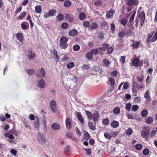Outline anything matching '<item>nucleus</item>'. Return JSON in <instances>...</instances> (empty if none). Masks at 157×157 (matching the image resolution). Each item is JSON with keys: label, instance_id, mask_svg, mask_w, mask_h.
<instances>
[{"label": "nucleus", "instance_id": "e433bc0d", "mask_svg": "<svg viewBox=\"0 0 157 157\" xmlns=\"http://www.w3.org/2000/svg\"><path fill=\"white\" fill-rule=\"evenodd\" d=\"M88 125L90 128L93 131L96 129L95 126L93 124L92 122H89Z\"/></svg>", "mask_w": 157, "mask_h": 157}, {"label": "nucleus", "instance_id": "8fccbe9b", "mask_svg": "<svg viewBox=\"0 0 157 157\" xmlns=\"http://www.w3.org/2000/svg\"><path fill=\"white\" fill-rule=\"evenodd\" d=\"M131 106L132 105L130 103H127L126 104L125 106V109L127 111L129 112L130 110V109L131 108Z\"/></svg>", "mask_w": 157, "mask_h": 157}, {"label": "nucleus", "instance_id": "f257e3e1", "mask_svg": "<svg viewBox=\"0 0 157 157\" xmlns=\"http://www.w3.org/2000/svg\"><path fill=\"white\" fill-rule=\"evenodd\" d=\"M59 47L62 49H66L68 46L67 43L68 41V39L65 36L62 37L60 39Z\"/></svg>", "mask_w": 157, "mask_h": 157}, {"label": "nucleus", "instance_id": "680f3d73", "mask_svg": "<svg viewBox=\"0 0 157 157\" xmlns=\"http://www.w3.org/2000/svg\"><path fill=\"white\" fill-rule=\"evenodd\" d=\"M115 25L114 23L111 24L110 25V29L112 31V33H115Z\"/></svg>", "mask_w": 157, "mask_h": 157}, {"label": "nucleus", "instance_id": "473e14b6", "mask_svg": "<svg viewBox=\"0 0 157 157\" xmlns=\"http://www.w3.org/2000/svg\"><path fill=\"white\" fill-rule=\"evenodd\" d=\"M144 78V76L142 74L140 75H138L136 77L138 81L140 82H142L143 81Z\"/></svg>", "mask_w": 157, "mask_h": 157}, {"label": "nucleus", "instance_id": "69168bd1", "mask_svg": "<svg viewBox=\"0 0 157 157\" xmlns=\"http://www.w3.org/2000/svg\"><path fill=\"white\" fill-rule=\"evenodd\" d=\"M104 135L105 137L107 139H110L111 137L110 134L107 132H105Z\"/></svg>", "mask_w": 157, "mask_h": 157}, {"label": "nucleus", "instance_id": "f8f14e48", "mask_svg": "<svg viewBox=\"0 0 157 157\" xmlns=\"http://www.w3.org/2000/svg\"><path fill=\"white\" fill-rule=\"evenodd\" d=\"M78 32L75 29H72L69 30L68 33L69 35L75 36L78 34Z\"/></svg>", "mask_w": 157, "mask_h": 157}, {"label": "nucleus", "instance_id": "4be33fe9", "mask_svg": "<svg viewBox=\"0 0 157 157\" xmlns=\"http://www.w3.org/2000/svg\"><path fill=\"white\" fill-rule=\"evenodd\" d=\"M119 125V122L114 120H113L111 123V126L114 128L117 127Z\"/></svg>", "mask_w": 157, "mask_h": 157}, {"label": "nucleus", "instance_id": "13d9d810", "mask_svg": "<svg viewBox=\"0 0 157 157\" xmlns=\"http://www.w3.org/2000/svg\"><path fill=\"white\" fill-rule=\"evenodd\" d=\"M80 46L78 44H75L73 46V49L74 51H78L80 49Z\"/></svg>", "mask_w": 157, "mask_h": 157}, {"label": "nucleus", "instance_id": "72a5a7b5", "mask_svg": "<svg viewBox=\"0 0 157 157\" xmlns=\"http://www.w3.org/2000/svg\"><path fill=\"white\" fill-rule=\"evenodd\" d=\"M64 6L66 7L69 8L71 5V2L69 0H67L64 2Z\"/></svg>", "mask_w": 157, "mask_h": 157}, {"label": "nucleus", "instance_id": "b1692460", "mask_svg": "<svg viewBox=\"0 0 157 157\" xmlns=\"http://www.w3.org/2000/svg\"><path fill=\"white\" fill-rule=\"evenodd\" d=\"M77 117L79 121L82 124H83L84 122V119L81 115V113L78 112L77 113Z\"/></svg>", "mask_w": 157, "mask_h": 157}, {"label": "nucleus", "instance_id": "49530a36", "mask_svg": "<svg viewBox=\"0 0 157 157\" xmlns=\"http://www.w3.org/2000/svg\"><path fill=\"white\" fill-rule=\"evenodd\" d=\"M70 59V57L68 55H64L62 58L61 60L63 62H66Z\"/></svg>", "mask_w": 157, "mask_h": 157}, {"label": "nucleus", "instance_id": "cd10ccee", "mask_svg": "<svg viewBox=\"0 0 157 157\" xmlns=\"http://www.w3.org/2000/svg\"><path fill=\"white\" fill-rule=\"evenodd\" d=\"M42 10L40 6L37 5L35 7V12L38 13H40L41 11Z\"/></svg>", "mask_w": 157, "mask_h": 157}, {"label": "nucleus", "instance_id": "f704fd0d", "mask_svg": "<svg viewBox=\"0 0 157 157\" xmlns=\"http://www.w3.org/2000/svg\"><path fill=\"white\" fill-rule=\"evenodd\" d=\"M57 20L60 21L64 19V16L63 14L59 13L57 17Z\"/></svg>", "mask_w": 157, "mask_h": 157}, {"label": "nucleus", "instance_id": "c03bdc74", "mask_svg": "<svg viewBox=\"0 0 157 157\" xmlns=\"http://www.w3.org/2000/svg\"><path fill=\"white\" fill-rule=\"evenodd\" d=\"M75 66V64L73 62H70L67 65V67L68 68L71 69Z\"/></svg>", "mask_w": 157, "mask_h": 157}, {"label": "nucleus", "instance_id": "052dcab7", "mask_svg": "<svg viewBox=\"0 0 157 157\" xmlns=\"http://www.w3.org/2000/svg\"><path fill=\"white\" fill-rule=\"evenodd\" d=\"M145 13L144 11L140 12L139 13V16L141 17V18H145Z\"/></svg>", "mask_w": 157, "mask_h": 157}, {"label": "nucleus", "instance_id": "c756f323", "mask_svg": "<svg viewBox=\"0 0 157 157\" xmlns=\"http://www.w3.org/2000/svg\"><path fill=\"white\" fill-rule=\"evenodd\" d=\"M86 17V14L83 12L81 13L79 15V18L81 20H84Z\"/></svg>", "mask_w": 157, "mask_h": 157}, {"label": "nucleus", "instance_id": "58836bf2", "mask_svg": "<svg viewBox=\"0 0 157 157\" xmlns=\"http://www.w3.org/2000/svg\"><path fill=\"white\" fill-rule=\"evenodd\" d=\"M148 113V112L147 109H144L141 112V115L143 117H146Z\"/></svg>", "mask_w": 157, "mask_h": 157}, {"label": "nucleus", "instance_id": "4468645a", "mask_svg": "<svg viewBox=\"0 0 157 157\" xmlns=\"http://www.w3.org/2000/svg\"><path fill=\"white\" fill-rule=\"evenodd\" d=\"M127 4L130 6L133 5L136 6L138 4V1L137 0H129L128 1Z\"/></svg>", "mask_w": 157, "mask_h": 157}, {"label": "nucleus", "instance_id": "2f4dec72", "mask_svg": "<svg viewBox=\"0 0 157 157\" xmlns=\"http://www.w3.org/2000/svg\"><path fill=\"white\" fill-rule=\"evenodd\" d=\"M102 63L104 66L108 67L110 64L109 61L107 59H105L102 60Z\"/></svg>", "mask_w": 157, "mask_h": 157}, {"label": "nucleus", "instance_id": "5701e85b", "mask_svg": "<svg viewBox=\"0 0 157 157\" xmlns=\"http://www.w3.org/2000/svg\"><path fill=\"white\" fill-rule=\"evenodd\" d=\"M114 13V10L113 9H111V10L108 11L107 12L106 14V16L107 17L110 18L113 16Z\"/></svg>", "mask_w": 157, "mask_h": 157}, {"label": "nucleus", "instance_id": "37998d69", "mask_svg": "<svg viewBox=\"0 0 157 157\" xmlns=\"http://www.w3.org/2000/svg\"><path fill=\"white\" fill-rule=\"evenodd\" d=\"M85 132L83 136L84 138V139L87 140L90 139V136L89 133L86 131H85Z\"/></svg>", "mask_w": 157, "mask_h": 157}, {"label": "nucleus", "instance_id": "a19ab883", "mask_svg": "<svg viewBox=\"0 0 157 157\" xmlns=\"http://www.w3.org/2000/svg\"><path fill=\"white\" fill-rule=\"evenodd\" d=\"M113 112L115 114H119L120 112V109L118 107H116L113 110Z\"/></svg>", "mask_w": 157, "mask_h": 157}, {"label": "nucleus", "instance_id": "bf43d9fd", "mask_svg": "<svg viewBox=\"0 0 157 157\" xmlns=\"http://www.w3.org/2000/svg\"><path fill=\"white\" fill-rule=\"evenodd\" d=\"M102 4V2L100 0L96 1L94 3V4L97 6H100Z\"/></svg>", "mask_w": 157, "mask_h": 157}, {"label": "nucleus", "instance_id": "7c9ffc66", "mask_svg": "<svg viewBox=\"0 0 157 157\" xmlns=\"http://www.w3.org/2000/svg\"><path fill=\"white\" fill-rule=\"evenodd\" d=\"M26 71L29 75H31L35 73V70L33 69H30L26 70Z\"/></svg>", "mask_w": 157, "mask_h": 157}, {"label": "nucleus", "instance_id": "5fc2aeb1", "mask_svg": "<svg viewBox=\"0 0 157 157\" xmlns=\"http://www.w3.org/2000/svg\"><path fill=\"white\" fill-rule=\"evenodd\" d=\"M84 150L86 151V153L88 156H89L91 154V148H84Z\"/></svg>", "mask_w": 157, "mask_h": 157}, {"label": "nucleus", "instance_id": "6e6d98bb", "mask_svg": "<svg viewBox=\"0 0 157 157\" xmlns=\"http://www.w3.org/2000/svg\"><path fill=\"white\" fill-rule=\"evenodd\" d=\"M157 40V31L155 32L154 36H153L151 40V42H153Z\"/></svg>", "mask_w": 157, "mask_h": 157}, {"label": "nucleus", "instance_id": "4c0bfd02", "mask_svg": "<svg viewBox=\"0 0 157 157\" xmlns=\"http://www.w3.org/2000/svg\"><path fill=\"white\" fill-rule=\"evenodd\" d=\"M136 13V11L133 10V11L132 14L131 15L129 20L130 22H132L133 21Z\"/></svg>", "mask_w": 157, "mask_h": 157}, {"label": "nucleus", "instance_id": "393cba45", "mask_svg": "<svg viewBox=\"0 0 157 157\" xmlns=\"http://www.w3.org/2000/svg\"><path fill=\"white\" fill-rule=\"evenodd\" d=\"M140 44V42L139 41H135L134 43L132 44V46L133 48L137 49L138 48V46Z\"/></svg>", "mask_w": 157, "mask_h": 157}, {"label": "nucleus", "instance_id": "4d7b16f0", "mask_svg": "<svg viewBox=\"0 0 157 157\" xmlns=\"http://www.w3.org/2000/svg\"><path fill=\"white\" fill-rule=\"evenodd\" d=\"M85 113H86L88 118L89 119H92V113L91 112L88 111L87 110H85Z\"/></svg>", "mask_w": 157, "mask_h": 157}, {"label": "nucleus", "instance_id": "774afa93", "mask_svg": "<svg viewBox=\"0 0 157 157\" xmlns=\"http://www.w3.org/2000/svg\"><path fill=\"white\" fill-rule=\"evenodd\" d=\"M139 109V107L137 105H134L132 107V110L134 112L136 111Z\"/></svg>", "mask_w": 157, "mask_h": 157}, {"label": "nucleus", "instance_id": "a878e982", "mask_svg": "<svg viewBox=\"0 0 157 157\" xmlns=\"http://www.w3.org/2000/svg\"><path fill=\"white\" fill-rule=\"evenodd\" d=\"M125 31V34L129 36H132L134 34V33L130 29H126Z\"/></svg>", "mask_w": 157, "mask_h": 157}, {"label": "nucleus", "instance_id": "2eb2a0df", "mask_svg": "<svg viewBox=\"0 0 157 157\" xmlns=\"http://www.w3.org/2000/svg\"><path fill=\"white\" fill-rule=\"evenodd\" d=\"M98 26V23L96 22H93L90 25V29L92 31L93 30L97 29Z\"/></svg>", "mask_w": 157, "mask_h": 157}, {"label": "nucleus", "instance_id": "20e7f679", "mask_svg": "<svg viewBox=\"0 0 157 157\" xmlns=\"http://www.w3.org/2000/svg\"><path fill=\"white\" fill-rule=\"evenodd\" d=\"M51 109L52 111L54 113L56 111V102L54 100H52L50 104Z\"/></svg>", "mask_w": 157, "mask_h": 157}, {"label": "nucleus", "instance_id": "864d4df0", "mask_svg": "<svg viewBox=\"0 0 157 157\" xmlns=\"http://www.w3.org/2000/svg\"><path fill=\"white\" fill-rule=\"evenodd\" d=\"M149 153V150L148 148H145L143 151V154L145 155H147Z\"/></svg>", "mask_w": 157, "mask_h": 157}, {"label": "nucleus", "instance_id": "3c124183", "mask_svg": "<svg viewBox=\"0 0 157 157\" xmlns=\"http://www.w3.org/2000/svg\"><path fill=\"white\" fill-rule=\"evenodd\" d=\"M26 14V13L24 11L22 12L18 17V19L21 20L22 19V18L25 16Z\"/></svg>", "mask_w": 157, "mask_h": 157}, {"label": "nucleus", "instance_id": "39448f33", "mask_svg": "<svg viewBox=\"0 0 157 157\" xmlns=\"http://www.w3.org/2000/svg\"><path fill=\"white\" fill-rule=\"evenodd\" d=\"M65 20H68V21L71 23H73L75 20L74 17H71V14L69 13L65 14Z\"/></svg>", "mask_w": 157, "mask_h": 157}, {"label": "nucleus", "instance_id": "338daca9", "mask_svg": "<svg viewBox=\"0 0 157 157\" xmlns=\"http://www.w3.org/2000/svg\"><path fill=\"white\" fill-rule=\"evenodd\" d=\"M68 24L67 23H64L62 24L61 27L64 29H65L68 27Z\"/></svg>", "mask_w": 157, "mask_h": 157}, {"label": "nucleus", "instance_id": "e2e57ef3", "mask_svg": "<svg viewBox=\"0 0 157 157\" xmlns=\"http://www.w3.org/2000/svg\"><path fill=\"white\" fill-rule=\"evenodd\" d=\"M120 23L122 25L125 26L126 24L127 20L124 19H122L121 20Z\"/></svg>", "mask_w": 157, "mask_h": 157}, {"label": "nucleus", "instance_id": "ddd939ff", "mask_svg": "<svg viewBox=\"0 0 157 157\" xmlns=\"http://www.w3.org/2000/svg\"><path fill=\"white\" fill-rule=\"evenodd\" d=\"M16 37L17 39L20 42H22L24 40V36L23 35V33H18L16 35Z\"/></svg>", "mask_w": 157, "mask_h": 157}, {"label": "nucleus", "instance_id": "0eeeda50", "mask_svg": "<svg viewBox=\"0 0 157 157\" xmlns=\"http://www.w3.org/2000/svg\"><path fill=\"white\" fill-rule=\"evenodd\" d=\"M65 124L68 130L71 129V120L69 117L66 118L65 121Z\"/></svg>", "mask_w": 157, "mask_h": 157}, {"label": "nucleus", "instance_id": "f3484780", "mask_svg": "<svg viewBox=\"0 0 157 157\" xmlns=\"http://www.w3.org/2000/svg\"><path fill=\"white\" fill-rule=\"evenodd\" d=\"M35 56V54L33 52L32 50L29 51L28 52V57L29 59L31 60L33 59H34Z\"/></svg>", "mask_w": 157, "mask_h": 157}, {"label": "nucleus", "instance_id": "f03ea898", "mask_svg": "<svg viewBox=\"0 0 157 157\" xmlns=\"http://www.w3.org/2000/svg\"><path fill=\"white\" fill-rule=\"evenodd\" d=\"M144 130L141 132V136L145 139H148L150 134V129L149 127H145L143 128Z\"/></svg>", "mask_w": 157, "mask_h": 157}, {"label": "nucleus", "instance_id": "bb28decb", "mask_svg": "<svg viewBox=\"0 0 157 157\" xmlns=\"http://www.w3.org/2000/svg\"><path fill=\"white\" fill-rule=\"evenodd\" d=\"M35 122L34 123V125L36 128H38L40 126L39 119L37 117H36Z\"/></svg>", "mask_w": 157, "mask_h": 157}, {"label": "nucleus", "instance_id": "79ce46f5", "mask_svg": "<svg viewBox=\"0 0 157 157\" xmlns=\"http://www.w3.org/2000/svg\"><path fill=\"white\" fill-rule=\"evenodd\" d=\"M126 35L125 31H119L118 32V36L120 38H123Z\"/></svg>", "mask_w": 157, "mask_h": 157}, {"label": "nucleus", "instance_id": "aec40b11", "mask_svg": "<svg viewBox=\"0 0 157 157\" xmlns=\"http://www.w3.org/2000/svg\"><path fill=\"white\" fill-rule=\"evenodd\" d=\"M145 121L147 124H151L153 122V119L151 117H148L145 118Z\"/></svg>", "mask_w": 157, "mask_h": 157}, {"label": "nucleus", "instance_id": "6e6552de", "mask_svg": "<svg viewBox=\"0 0 157 157\" xmlns=\"http://www.w3.org/2000/svg\"><path fill=\"white\" fill-rule=\"evenodd\" d=\"M37 138L39 141L45 143L46 141L44 135L42 133H38L37 134Z\"/></svg>", "mask_w": 157, "mask_h": 157}, {"label": "nucleus", "instance_id": "c85d7f7f", "mask_svg": "<svg viewBox=\"0 0 157 157\" xmlns=\"http://www.w3.org/2000/svg\"><path fill=\"white\" fill-rule=\"evenodd\" d=\"M140 62V61L139 59L136 58L133 60L132 63L134 66H136Z\"/></svg>", "mask_w": 157, "mask_h": 157}, {"label": "nucleus", "instance_id": "9d476101", "mask_svg": "<svg viewBox=\"0 0 157 157\" xmlns=\"http://www.w3.org/2000/svg\"><path fill=\"white\" fill-rule=\"evenodd\" d=\"M21 27L23 30H26L29 28V23L26 21L22 22L21 24Z\"/></svg>", "mask_w": 157, "mask_h": 157}, {"label": "nucleus", "instance_id": "09e8293b", "mask_svg": "<svg viewBox=\"0 0 157 157\" xmlns=\"http://www.w3.org/2000/svg\"><path fill=\"white\" fill-rule=\"evenodd\" d=\"M142 145L140 144H137L135 146V148L138 150H141L142 149Z\"/></svg>", "mask_w": 157, "mask_h": 157}, {"label": "nucleus", "instance_id": "0e129e2a", "mask_svg": "<svg viewBox=\"0 0 157 157\" xmlns=\"http://www.w3.org/2000/svg\"><path fill=\"white\" fill-rule=\"evenodd\" d=\"M129 83L128 82H126L124 85L123 86V89L125 90H127L129 87Z\"/></svg>", "mask_w": 157, "mask_h": 157}, {"label": "nucleus", "instance_id": "ea45409f", "mask_svg": "<svg viewBox=\"0 0 157 157\" xmlns=\"http://www.w3.org/2000/svg\"><path fill=\"white\" fill-rule=\"evenodd\" d=\"M86 57L88 59L91 60L93 58V56L91 52H89L87 53Z\"/></svg>", "mask_w": 157, "mask_h": 157}, {"label": "nucleus", "instance_id": "a211bd4d", "mask_svg": "<svg viewBox=\"0 0 157 157\" xmlns=\"http://www.w3.org/2000/svg\"><path fill=\"white\" fill-rule=\"evenodd\" d=\"M150 96V92L148 90L146 91L144 93V97L149 101H150L151 100Z\"/></svg>", "mask_w": 157, "mask_h": 157}, {"label": "nucleus", "instance_id": "dca6fc26", "mask_svg": "<svg viewBox=\"0 0 157 157\" xmlns=\"http://www.w3.org/2000/svg\"><path fill=\"white\" fill-rule=\"evenodd\" d=\"M38 86L40 88H43L45 86V82L42 79H40L38 82Z\"/></svg>", "mask_w": 157, "mask_h": 157}, {"label": "nucleus", "instance_id": "6ab92c4d", "mask_svg": "<svg viewBox=\"0 0 157 157\" xmlns=\"http://www.w3.org/2000/svg\"><path fill=\"white\" fill-rule=\"evenodd\" d=\"M101 26L102 28L104 29H107L109 28V25L105 21H104L101 23Z\"/></svg>", "mask_w": 157, "mask_h": 157}, {"label": "nucleus", "instance_id": "c9c22d12", "mask_svg": "<svg viewBox=\"0 0 157 157\" xmlns=\"http://www.w3.org/2000/svg\"><path fill=\"white\" fill-rule=\"evenodd\" d=\"M56 12V10L54 9H52L51 10H49L48 13L50 16H53L55 15Z\"/></svg>", "mask_w": 157, "mask_h": 157}, {"label": "nucleus", "instance_id": "7ed1b4c3", "mask_svg": "<svg viewBox=\"0 0 157 157\" xmlns=\"http://www.w3.org/2000/svg\"><path fill=\"white\" fill-rule=\"evenodd\" d=\"M45 71L43 68L39 70L36 72V76L38 78H44L45 77Z\"/></svg>", "mask_w": 157, "mask_h": 157}, {"label": "nucleus", "instance_id": "a18cd8bd", "mask_svg": "<svg viewBox=\"0 0 157 157\" xmlns=\"http://www.w3.org/2000/svg\"><path fill=\"white\" fill-rule=\"evenodd\" d=\"M83 26L86 28L90 27V22L88 21H84L83 23Z\"/></svg>", "mask_w": 157, "mask_h": 157}, {"label": "nucleus", "instance_id": "1a4fd4ad", "mask_svg": "<svg viewBox=\"0 0 157 157\" xmlns=\"http://www.w3.org/2000/svg\"><path fill=\"white\" fill-rule=\"evenodd\" d=\"M109 44L107 43H105L102 45L101 47L98 48V50L100 51H102L105 52L109 48Z\"/></svg>", "mask_w": 157, "mask_h": 157}, {"label": "nucleus", "instance_id": "412c9836", "mask_svg": "<svg viewBox=\"0 0 157 157\" xmlns=\"http://www.w3.org/2000/svg\"><path fill=\"white\" fill-rule=\"evenodd\" d=\"M52 127L54 130H57L59 129L60 126L57 123H54L52 125Z\"/></svg>", "mask_w": 157, "mask_h": 157}, {"label": "nucleus", "instance_id": "de8ad7c7", "mask_svg": "<svg viewBox=\"0 0 157 157\" xmlns=\"http://www.w3.org/2000/svg\"><path fill=\"white\" fill-rule=\"evenodd\" d=\"M102 123L104 125H108L109 123V121L107 118L103 119L102 121Z\"/></svg>", "mask_w": 157, "mask_h": 157}, {"label": "nucleus", "instance_id": "603ef678", "mask_svg": "<svg viewBox=\"0 0 157 157\" xmlns=\"http://www.w3.org/2000/svg\"><path fill=\"white\" fill-rule=\"evenodd\" d=\"M125 56H123L121 57L120 62L122 65H123L125 63Z\"/></svg>", "mask_w": 157, "mask_h": 157}, {"label": "nucleus", "instance_id": "423d86ee", "mask_svg": "<svg viewBox=\"0 0 157 157\" xmlns=\"http://www.w3.org/2000/svg\"><path fill=\"white\" fill-rule=\"evenodd\" d=\"M109 82L110 85L112 87V88L110 90H108V91L109 92H110L114 90V85L115 83V80L113 78L111 77L109 79Z\"/></svg>", "mask_w": 157, "mask_h": 157}, {"label": "nucleus", "instance_id": "9b49d317", "mask_svg": "<svg viewBox=\"0 0 157 157\" xmlns=\"http://www.w3.org/2000/svg\"><path fill=\"white\" fill-rule=\"evenodd\" d=\"M92 118L94 123H96L98 120L99 113L98 112L95 111L92 114Z\"/></svg>", "mask_w": 157, "mask_h": 157}]
</instances>
